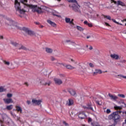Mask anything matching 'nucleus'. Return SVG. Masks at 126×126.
Masks as SVG:
<instances>
[{"label":"nucleus","mask_w":126,"mask_h":126,"mask_svg":"<svg viewBox=\"0 0 126 126\" xmlns=\"http://www.w3.org/2000/svg\"><path fill=\"white\" fill-rule=\"evenodd\" d=\"M28 6L30 7V8H32V11L37 12V13H43L45 10H48V7L45 6L38 7L37 5L31 4L28 5Z\"/></svg>","instance_id":"obj_1"},{"label":"nucleus","mask_w":126,"mask_h":126,"mask_svg":"<svg viewBox=\"0 0 126 126\" xmlns=\"http://www.w3.org/2000/svg\"><path fill=\"white\" fill-rule=\"evenodd\" d=\"M121 113H122V111H118L113 112L108 116V120H113L114 122V124L117 125V124L120 122L121 116L120 115H119V114H121Z\"/></svg>","instance_id":"obj_2"},{"label":"nucleus","mask_w":126,"mask_h":126,"mask_svg":"<svg viewBox=\"0 0 126 126\" xmlns=\"http://www.w3.org/2000/svg\"><path fill=\"white\" fill-rule=\"evenodd\" d=\"M15 8L17 12H19L20 14H24L25 13L26 10L23 9H21V7L20 6V3L17 0H15L14 2Z\"/></svg>","instance_id":"obj_3"},{"label":"nucleus","mask_w":126,"mask_h":126,"mask_svg":"<svg viewBox=\"0 0 126 126\" xmlns=\"http://www.w3.org/2000/svg\"><path fill=\"white\" fill-rule=\"evenodd\" d=\"M7 24L11 26L12 29H19V27L17 25V23L13 20L7 21Z\"/></svg>","instance_id":"obj_4"},{"label":"nucleus","mask_w":126,"mask_h":126,"mask_svg":"<svg viewBox=\"0 0 126 126\" xmlns=\"http://www.w3.org/2000/svg\"><path fill=\"white\" fill-rule=\"evenodd\" d=\"M11 45H12L14 47H19V50H26V48H25V47L18 44L16 42L11 41Z\"/></svg>","instance_id":"obj_5"},{"label":"nucleus","mask_w":126,"mask_h":126,"mask_svg":"<svg viewBox=\"0 0 126 126\" xmlns=\"http://www.w3.org/2000/svg\"><path fill=\"white\" fill-rule=\"evenodd\" d=\"M103 16H104V18H106V19H108V20H111V19H112L111 16H110L109 15H107V16L104 15ZM112 20L113 22H114V23H116V24H118V25L123 26L122 24H121V23L117 22V21H116V20L112 19Z\"/></svg>","instance_id":"obj_6"},{"label":"nucleus","mask_w":126,"mask_h":126,"mask_svg":"<svg viewBox=\"0 0 126 126\" xmlns=\"http://www.w3.org/2000/svg\"><path fill=\"white\" fill-rule=\"evenodd\" d=\"M113 2L115 4L117 5H120L121 6H126V3L122 1L121 0H118L117 1L113 0Z\"/></svg>","instance_id":"obj_7"},{"label":"nucleus","mask_w":126,"mask_h":126,"mask_svg":"<svg viewBox=\"0 0 126 126\" xmlns=\"http://www.w3.org/2000/svg\"><path fill=\"white\" fill-rule=\"evenodd\" d=\"M36 81L37 82H39L40 83H41L43 85H50L51 84V82H49L48 83L44 82V80H42V81H40L39 78H37L36 80Z\"/></svg>","instance_id":"obj_8"},{"label":"nucleus","mask_w":126,"mask_h":126,"mask_svg":"<svg viewBox=\"0 0 126 126\" xmlns=\"http://www.w3.org/2000/svg\"><path fill=\"white\" fill-rule=\"evenodd\" d=\"M3 100L5 104H10V103H13L12 98H3Z\"/></svg>","instance_id":"obj_9"},{"label":"nucleus","mask_w":126,"mask_h":126,"mask_svg":"<svg viewBox=\"0 0 126 126\" xmlns=\"http://www.w3.org/2000/svg\"><path fill=\"white\" fill-rule=\"evenodd\" d=\"M32 103H33V104H35V105H41L42 100L32 99Z\"/></svg>","instance_id":"obj_10"},{"label":"nucleus","mask_w":126,"mask_h":126,"mask_svg":"<svg viewBox=\"0 0 126 126\" xmlns=\"http://www.w3.org/2000/svg\"><path fill=\"white\" fill-rule=\"evenodd\" d=\"M68 92L70 94V95H72V96H74L76 95V92H75V91H74V90L72 89H68Z\"/></svg>","instance_id":"obj_11"},{"label":"nucleus","mask_w":126,"mask_h":126,"mask_svg":"<svg viewBox=\"0 0 126 126\" xmlns=\"http://www.w3.org/2000/svg\"><path fill=\"white\" fill-rule=\"evenodd\" d=\"M108 96L110 97L111 100H113V101H116L118 99V96L115 95H113L111 94H109Z\"/></svg>","instance_id":"obj_12"},{"label":"nucleus","mask_w":126,"mask_h":126,"mask_svg":"<svg viewBox=\"0 0 126 126\" xmlns=\"http://www.w3.org/2000/svg\"><path fill=\"white\" fill-rule=\"evenodd\" d=\"M78 117L79 119H85L86 118V115H85V113L83 112H80L78 115Z\"/></svg>","instance_id":"obj_13"},{"label":"nucleus","mask_w":126,"mask_h":126,"mask_svg":"<svg viewBox=\"0 0 126 126\" xmlns=\"http://www.w3.org/2000/svg\"><path fill=\"white\" fill-rule=\"evenodd\" d=\"M54 81L56 84H58V85H61V84H63V81L59 78H55Z\"/></svg>","instance_id":"obj_14"},{"label":"nucleus","mask_w":126,"mask_h":126,"mask_svg":"<svg viewBox=\"0 0 126 126\" xmlns=\"http://www.w3.org/2000/svg\"><path fill=\"white\" fill-rule=\"evenodd\" d=\"M79 8H80V6L78 5V6H76L73 8V10H74V11H75V12L81 13V11H80V9H79Z\"/></svg>","instance_id":"obj_15"},{"label":"nucleus","mask_w":126,"mask_h":126,"mask_svg":"<svg viewBox=\"0 0 126 126\" xmlns=\"http://www.w3.org/2000/svg\"><path fill=\"white\" fill-rule=\"evenodd\" d=\"M110 57L111 58V59H113V60H119V58H120L119 55L116 54L110 55Z\"/></svg>","instance_id":"obj_16"},{"label":"nucleus","mask_w":126,"mask_h":126,"mask_svg":"<svg viewBox=\"0 0 126 126\" xmlns=\"http://www.w3.org/2000/svg\"><path fill=\"white\" fill-rule=\"evenodd\" d=\"M98 73L101 74V73H103V71L100 69H95V72H94V75H96V74Z\"/></svg>","instance_id":"obj_17"},{"label":"nucleus","mask_w":126,"mask_h":126,"mask_svg":"<svg viewBox=\"0 0 126 126\" xmlns=\"http://www.w3.org/2000/svg\"><path fill=\"white\" fill-rule=\"evenodd\" d=\"M65 21L66 23H69V24H73V19L71 21L70 18H65Z\"/></svg>","instance_id":"obj_18"},{"label":"nucleus","mask_w":126,"mask_h":126,"mask_svg":"<svg viewBox=\"0 0 126 126\" xmlns=\"http://www.w3.org/2000/svg\"><path fill=\"white\" fill-rule=\"evenodd\" d=\"M26 31H27V33H28V34L29 35H30L31 36H33V35H35V32H33L32 31H30V30L26 29Z\"/></svg>","instance_id":"obj_19"},{"label":"nucleus","mask_w":126,"mask_h":126,"mask_svg":"<svg viewBox=\"0 0 126 126\" xmlns=\"http://www.w3.org/2000/svg\"><path fill=\"white\" fill-rule=\"evenodd\" d=\"M65 42V43L69 44V45H72L73 46H75V43L69 39L66 40Z\"/></svg>","instance_id":"obj_20"},{"label":"nucleus","mask_w":126,"mask_h":126,"mask_svg":"<svg viewBox=\"0 0 126 126\" xmlns=\"http://www.w3.org/2000/svg\"><path fill=\"white\" fill-rule=\"evenodd\" d=\"M47 22L48 23H49V24L51 25V26H53V27H57V25L56 24V23H54L52 21L48 20H47Z\"/></svg>","instance_id":"obj_21"},{"label":"nucleus","mask_w":126,"mask_h":126,"mask_svg":"<svg viewBox=\"0 0 126 126\" xmlns=\"http://www.w3.org/2000/svg\"><path fill=\"white\" fill-rule=\"evenodd\" d=\"M15 107L16 108V111L20 112V113H22V108H21L20 105H15Z\"/></svg>","instance_id":"obj_22"},{"label":"nucleus","mask_w":126,"mask_h":126,"mask_svg":"<svg viewBox=\"0 0 126 126\" xmlns=\"http://www.w3.org/2000/svg\"><path fill=\"white\" fill-rule=\"evenodd\" d=\"M52 14L54 16H57V17H61V15H59V12H58L56 11H53L52 12Z\"/></svg>","instance_id":"obj_23"},{"label":"nucleus","mask_w":126,"mask_h":126,"mask_svg":"<svg viewBox=\"0 0 126 126\" xmlns=\"http://www.w3.org/2000/svg\"><path fill=\"white\" fill-rule=\"evenodd\" d=\"M45 50H46V52L48 54H52V53H53V49L51 48H46Z\"/></svg>","instance_id":"obj_24"},{"label":"nucleus","mask_w":126,"mask_h":126,"mask_svg":"<svg viewBox=\"0 0 126 126\" xmlns=\"http://www.w3.org/2000/svg\"><path fill=\"white\" fill-rule=\"evenodd\" d=\"M73 104V100L71 99H68V102H67V105L68 106H71V105Z\"/></svg>","instance_id":"obj_25"},{"label":"nucleus","mask_w":126,"mask_h":126,"mask_svg":"<svg viewBox=\"0 0 126 126\" xmlns=\"http://www.w3.org/2000/svg\"><path fill=\"white\" fill-rule=\"evenodd\" d=\"M13 108V105H12V104L7 105L6 107V109H7V110H12Z\"/></svg>","instance_id":"obj_26"},{"label":"nucleus","mask_w":126,"mask_h":126,"mask_svg":"<svg viewBox=\"0 0 126 126\" xmlns=\"http://www.w3.org/2000/svg\"><path fill=\"white\" fill-rule=\"evenodd\" d=\"M76 28H77V30H78L79 31H80L81 32H82V31H83V30H84V29H83V28H82L80 26H77Z\"/></svg>","instance_id":"obj_27"},{"label":"nucleus","mask_w":126,"mask_h":126,"mask_svg":"<svg viewBox=\"0 0 126 126\" xmlns=\"http://www.w3.org/2000/svg\"><path fill=\"white\" fill-rule=\"evenodd\" d=\"M4 91H6V89L4 88V87H0V93L4 92Z\"/></svg>","instance_id":"obj_28"},{"label":"nucleus","mask_w":126,"mask_h":126,"mask_svg":"<svg viewBox=\"0 0 126 126\" xmlns=\"http://www.w3.org/2000/svg\"><path fill=\"white\" fill-rule=\"evenodd\" d=\"M66 67L68 68V69H73L74 67L70 65H66Z\"/></svg>","instance_id":"obj_29"},{"label":"nucleus","mask_w":126,"mask_h":126,"mask_svg":"<svg viewBox=\"0 0 126 126\" xmlns=\"http://www.w3.org/2000/svg\"><path fill=\"white\" fill-rule=\"evenodd\" d=\"M3 63L5 65H9L10 64V63L8 61H6L5 60L3 61Z\"/></svg>","instance_id":"obj_30"},{"label":"nucleus","mask_w":126,"mask_h":126,"mask_svg":"<svg viewBox=\"0 0 126 126\" xmlns=\"http://www.w3.org/2000/svg\"><path fill=\"white\" fill-rule=\"evenodd\" d=\"M114 109H115V110H121V109H122V106H119L118 105H115Z\"/></svg>","instance_id":"obj_31"},{"label":"nucleus","mask_w":126,"mask_h":126,"mask_svg":"<svg viewBox=\"0 0 126 126\" xmlns=\"http://www.w3.org/2000/svg\"><path fill=\"white\" fill-rule=\"evenodd\" d=\"M67 1L73 3H77V1H76V0H67Z\"/></svg>","instance_id":"obj_32"},{"label":"nucleus","mask_w":126,"mask_h":126,"mask_svg":"<svg viewBox=\"0 0 126 126\" xmlns=\"http://www.w3.org/2000/svg\"><path fill=\"white\" fill-rule=\"evenodd\" d=\"M124 76L122 74H119L115 76V77H117V78H124Z\"/></svg>","instance_id":"obj_33"},{"label":"nucleus","mask_w":126,"mask_h":126,"mask_svg":"<svg viewBox=\"0 0 126 126\" xmlns=\"http://www.w3.org/2000/svg\"><path fill=\"white\" fill-rule=\"evenodd\" d=\"M89 66H90V67H91L92 68H94V67H95V64H94V63H90Z\"/></svg>","instance_id":"obj_34"},{"label":"nucleus","mask_w":126,"mask_h":126,"mask_svg":"<svg viewBox=\"0 0 126 126\" xmlns=\"http://www.w3.org/2000/svg\"><path fill=\"white\" fill-rule=\"evenodd\" d=\"M13 94H12L8 93L7 94V98H10L11 97H12Z\"/></svg>","instance_id":"obj_35"},{"label":"nucleus","mask_w":126,"mask_h":126,"mask_svg":"<svg viewBox=\"0 0 126 126\" xmlns=\"http://www.w3.org/2000/svg\"><path fill=\"white\" fill-rule=\"evenodd\" d=\"M85 4L86 5H87V6H88L89 7H90V6H91V5H92V4L90 2H86V3H85Z\"/></svg>","instance_id":"obj_36"},{"label":"nucleus","mask_w":126,"mask_h":126,"mask_svg":"<svg viewBox=\"0 0 126 126\" xmlns=\"http://www.w3.org/2000/svg\"><path fill=\"white\" fill-rule=\"evenodd\" d=\"M118 96H119V97H121V98H125V97H126L125 94H119Z\"/></svg>","instance_id":"obj_37"},{"label":"nucleus","mask_w":126,"mask_h":126,"mask_svg":"<svg viewBox=\"0 0 126 126\" xmlns=\"http://www.w3.org/2000/svg\"><path fill=\"white\" fill-rule=\"evenodd\" d=\"M21 2L22 3H24V4H26V3H27V0H22L21 1Z\"/></svg>","instance_id":"obj_38"},{"label":"nucleus","mask_w":126,"mask_h":126,"mask_svg":"<svg viewBox=\"0 0 126 126\" xmlns=\"http://www.w3.org/2000/svg\"><path fill=\"white\" fill-rule=\"evenodd\" d=\"M63 125H64L65 126H68L69 125L67 124L65 121H63Z\"/></svg>","instance_id":"obj_39"},{"label":"nucleus","mask_w":126,"mask_h":126,"mask_svg":"<svg viewBox=\"0 0 126 126\" xmlns=\"http://www.w3.org/2000/svg\"><path fill=\"white\" fill-rule=\"evenodd\" d=\"M104 25H105V26H110V27H111V25H110V24H109V23L107 22H104Z\"/></svg>","instance_id":"obj_40"},{"label":"nucleus","mask_w":126,"mask_h":126,"mask_svg":"<svg viewBox=\"0 0 126 126\" xmlns=\"http://www.w3.org/2000/svg\"><path fill=\"white\" fill-rule=\"evenodd\" d=\"M84 108L85 110H89V109H90L91 110H93V108L92 107L89 108V107H85Z\"/></svg>","instance_id":"obj_41"},{"label":"nucleus","mask_w":126,"mask_h":126,"mask_svg":"<svg viewBox=\"0 0 126 126\" xmlns=\"http://www.w3.org/2000/svg\"><path fill=\"white\" fill-rule=\"evenodd\" d=\"M89 24V23H88V21H85L84 22V24H85V25H88Z\"/></svg>","instance_id":"obj_42"},{"label":"nucleus","mask_w":126,"mask_h":126,"mask_svg":"<svg viewBox=\"0 0 126 126\" xmlns=\"http://www.w3.org/2000/svg\"><path fill=\"white\" fill-rule=\"evenodd\" d=\"M122 126H126V119H125L124 122H123Z\"/></svg>","instance_id":"obj_43"},{"label":"nucleus","mask_w":126,"mask_h":126,"mask_svg":"<svg viewBox=\"0 0 126 126\" xmlns=\"http://www.w3.org/2000/svg\"><path fill=\"white\" fill-rule=\"evenodd\" d=\"M88 26H89V27H93V25H92V23H89Z\"/></svg>","instance_id":"obj_44"},{"label":"nucleus","mask_w":126,"mask_h":126,"mask_svg":"<svg viewBox=\"0 0 126 126\" xmlns=\"http://www.w3.org/2000/svg\"><path fill=\"white\" fill-rule=\"evenodd\" d=\"M118 104H119V105H121V104H124V105H126V103H125V102H121V101H119V102H118Z\"/></svg>","instance_id":"obj_45"},{"label":"nucleus","mask_w":126,"mask_h":126,"mask_svg":"<svg viewBox=\"0 0 126 126\" xmlns=\"http://www.w3.org/2000/svg\"><path fill=\"white\" fill-rule=\"evenodd\" d=\"M106 113H107V114H110V113H111V110H110V109H107V110H106Z\"/></svg>","instance_id":"obj_46"},{"label":"nucleus","mask_w":126,"mask_h":126,"mask_svg":"<svg viewBox=\"0 0 126 126\" xmlns=\"http://www.w3.org/2000/svg\"><path fill=\"white\" fill-rule=\"evenodd\" d=\"M27 103L28 105H30L31 104V101L28 100V101H27Z\"/></svg>","instance_id":"obj_47"},{"label":"nucleus","mask_w":126,"mask_h":126,"mask_svg":"<svg viewBox=\"0 0 126 126\" xmlns=\"http://www.w3.org/2000/svg\"><path fill=\"white\" fill-rule=\"evenodd\" d=\"M90 38H92V36L90 35H88L87 36V39H90Z\"/></svg>","instance_id":"obj_48"},{"label":"nucleus","mask_w":126,"mask_h":126,"mask_svg":"<svg viewBox=\"0 0 126 126\" xmlns=\"http://www.w3.org/2000/svg\"><path fill=\"white\" fill-rule=\"evenodd\" d=\"M3 39V36L0 35V40H2Z\"/></svg>","instance_id":"obj_49"},{"label":"nucleus","mask_w":126,"mask_h":126,"mask_svg":"<svg viewBox=\"0 0 126 126\" xmlns=\"http://www.w3.org/2000/svg\"><path fill=\"white\" fill-rule=\"evenodd\" d=\"M34 23H35V24H36V25H39V22H34Z\"/></svg>","instance_id":"obj_50"},{"label":"nucleus","mask_w":126,"mask_h":126,"mask_svg":"<svg viewBox=\"0 0 126 126\" xmlns=\"http://www.w3.org/2000/svg\"><path fill=\"white\" fill-rule=\"evenodd\" d=\"M60 77H61V78H63V77L64 76L63 74H60Z\"/></svg>","instance_id":"obj_51"},{"label":"nucleus","mask_w":126,"mask_h":126,"mask_svg":"<svg viewBox=\"0 0 126 126\" xmlns=\"http://www.w3.org/2000/svg\"><path fill=\"white\" fill-rule=\"evenodd\" d=\"M51 61H55V58L51 57Z\"/></svg>","instance_id":"obj_52"},{"label":"nucleus","mask_w":126,"mask_h":126,"mask_svg":"<svg viewBox=\"0 0 126 126\" xmlns=\"http://www.w3.org/2000/svg\"><path fill=\"white\" fill-rule=\"evenodd\" d=\"M88 121H89V122H92V119L91 118H89V119H88Z\"/></svg>","instance_id":"obj_53"},{"label":"nucleus","mask_w":126,"mask_h":126,"mask_svg":"<svg viewBox=\"0 0 126 126\" xmlns=\"http://www.w3.org/2000/svg\"><path fill=\"white\" fill-rule=\"evenodd\" d=\"M126 61L125 60H123L121 61V63H126Z\"/></svg>","instance_id":"obj_54"},{"label":"nucleus","mask_w":126,"mask_h":126,"mask_svg":"<svg viewBox=\"0 0 126 126\" xmlns=\"http://www.w3.org/2000/svg\"><path fill=\"white\" fill-rule=\"evenodd\" d=\"M121 21L122 22H125V21L126 22V19H125L124 20H122Z\"/></svg>","instance_id":"obj_55"},{"label":"nucleus","mask_w":126,"mask_h":126,"mask_svg":"<svg viewBox=\"0 0 126 126\" xmlns=\"http://www.w3.org/2000/svg\"><path fill=\"white\" fill-rule=\"evenodd\" d=\"M93 47H92V46H90V47H89V50H93Z\"/></svg>","instance_id":"obj_56"},{"label":"nucleus","mask_w":126,"mask_h":126,"mask_svg":"<svg viewBox=\"0 0 126 126\" xmlns=\"http://www.w3.org/2000/svg\"><path fill=\"white\" fill-rule=\"evenodd\" d=\"M39 28H44V26H43V25H40V26H39Z\"/></svg>","instance_id":"obj_57"},{"label":"nucleus","mask_w":126,"mask_h":126,"mask_svg":"<svg viewBox=\"0 0 126 126\" xmlns=\"http://www.w3.org/2000/svg\"><path fill=\"white\" fill-rule=\"evenodd\" d=\"M96 104H98V105H100L99 101H96Z\"/></svg>","instance_id":"obj_58"},{"label":"nucleus","mask_w":126,"mask_h":126,"mask_svg":"<svg viewBox=\"0 0 126 126\" xmlns=\"http://www.w3.org/2000/svg\"><path fill=\"white\" fill-rule=\"evenodd\" d=\"M25 85H26L27 86H28V83H25Z\"/></svg>","instance_id":"obj_59"},{"label":"nucleus","mask_w":126,"mask_h":126,"mask_svg":"<svg viewBox=\"0 0 126 126\" xmlns=\"http://www.w3.org/2000/svg\"><path fill=\"white\" fill-rule=\"evenodd\" d=\"M60 64H61V63H57L56 64L57 65H60Z\"/></svg>","instance_id":"obj_60"},{"label":"nucleus","mask_w":126,"mask_h":126,"mask_svg":"<svg viewBox=\"0 0 126 126\" xmlns=\"http://www.w3.org/2000/svg\"><path fill=\"white\" fill-rule=\"evenodd\" d=\"M123 78H124L125 79H126V76H124Z\"/></svg>","instance_id":"obj_61"},{"label":"nucleus","mask_w":126,"mask_h":126,"mask_svg":"<svg viewBox=\"0 0 126 126\" xmlns=\"http://www.w3.org/2000/svg\"><path fill=\"white\" fill-rule=\"evenodd\" d=\"M0 123H2V121L0 120Z\"/></svg>","instance_id":"obj_62"},{"label":"nucleus","mask_w":126,"mask_h":126,"mask_svg":"<svg viewBox=\"0 0 126 126\" xmlns=\"http://www.w3.org/2000/svg\"><path fill=\"white\" fill-rule=\"evenodd\" d=\"M71 62H73V60L71 59Z\"/></svg>","instance_id":"obj_63"},{"label":"nucleus","mask_w":126,"mask_h":126,"mask_svg":"<svg viewBox=\"0 0 126 126\" xmlns=\"http://www.w3.org/2000/svg\"><path fill=\"white\" fill-rule=\"evenodd\" d=\"M58 1H61V0H57Z\"/></svg>","instance_id":"obj_64"}]
</instances>
